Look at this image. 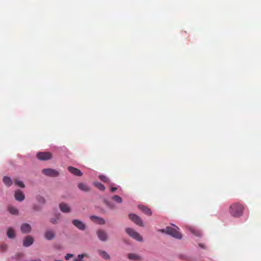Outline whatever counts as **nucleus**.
Here are the masks:
<instances>
[{
  "instance_id": "f257e3e1",
  "label": "nucleus",
  "mask_w": 261,
  "mask_h": 261,
  "mask_svg": "<svg viewBox=\"0 0 261 261\" xmlns=\"http://www.w3.org/2000/svg\"><path fill=\"white\" fill-rule=\"evenodd\" d=\"M179 228L178 227L173 225V227L168 226L166 229H160L159 231L170 234L175 238L180 239L182 238V234L179 232Z\"/></svg>"
},
{
  "instance_id": "f03ea898",
  "label": "nucleus",
  "mask_w": 261,
  "mask_h": 261,
  "mask_svg": "<svg viewBox=\"0 0 261 261\" xmlns=\"http://www.w3.org/2000/svg\"><path fill=\"white\" fill-rule=\"evenodd\" d=\"M244 206L242 204L234 203L232 204L229 208L231 215L234 217H240L243 213Z\"/></svg>"
},
{
  "instance_id": "7ed1b4c3",
  "label": "nucleus",
  "mask_w": 261,
  "mask_h": 261,
  "mask_svg": "<svg viewBox=\"0 0 261 261\" xmlns=\"http://www.w3.org/2000/svg\"><path fill=\"white\" fill-rule=\"evenodd\" d=\"M125 231L130 237L133 239L140 242L143 241L142 237L140 235L139 233H138L133 229L127 228L125 229Z\"/></svg>"
},
{
  "instance_id": "20e7f679",
  "label": "nucleus",
  "mask_w": 261,
  "mask_h": 261,
  "mask_svg": "<svg viewBox=\"0 0 261 261\" xmlns=\"http://www.w3.org/2000/svg\"><path fill=\"white\" fill-rule=\"evenodd\" d=\"M42 172L44 175L50 177H57L59 175L58 171L51 168L44 169Z\"/></svg>"
},
{
  "instance_id": "39448f33",
  "label": "nucleus",
  "mask_w": 261,
  "mask_h": 261,
  "mask_svg": "<svg viewBox=\"0 0 261 261\" xmlns=\"http://www.w3.org/2000/svg\"><path fill=\"white\" fill-rule=\"evenodd\" d=\"M37 158L41 161H46L52 158V154L49 152H40L37 154Z\"/></svg>"
},
{
  "instance_id": "423d86ee",
  "label": "nucleus",
  "mask_w": 261,
  "mask_h": 261,
  "mask_svg": "<svg viewBox=\"0 0 261 261\" xmlns=\"http://www.w3.org/2000/svg\"><path fill=\"white\" fill-rule=\"evenodd\" d=\"M129 218L132 221L135 223L137 225L140 226H143V223L142 221V219L138 216L134 214H130L129 215Z\"/></svg>"
},
{
  "instance_id": "0eeeda50",
  "label": "nucleus",
  "mask_w": 261,
  "mask_h": 261,
  "mask_svg": "<svg viewBox=\"0 0 261 261\" xmlns=\"http://www.w3.org/2000/svg\"><path fill=\"white\" fill-rule=\"evenodd\" d=\"M72 224L75 227L81 230H84L86 228V225L82 221L77 219H73L72 220Z\"/></svg>"
},
{
  "instance_id": "6e6552de",
  "label": "nucleus",
  "mask_w": 261,
  "mask_h": 261,
  "mask_svg": "<svg viewBox=\"0 0 261 261\" xmlns=\"http://www.w3.org/2000/svg\"><path fill=\"white\" fill-rule=\"evenodd\" d=\"M96 234L98 239L101 241H106L108 240L107 233L103 230H97Z\"/></svg>"
},
{
  "instance_id": "1a4fd4ad",
  "label": "nucleus",
  "mask_w": 261,
  "mask_h": 261,
  "mask_svg": "<svg viewBox=\"0 0 261 261\" xmlns=\"http://www.w3.org/2000/svg\"><path fill=\"white\" fill-rule=\"evenodd\" d=\"M44 238L47 240H51L55 237V231L51 229L46 230L44 234Z\"/></svg>"
},
{
  "instance_id": "9d476101",
  "label": "nucleus",
  "mask_w": 261,
  "mask_h": 261,
  "mask_svg": "<svg viewBox=\"0 0 261 261\" xmlns=\"http://www.w3.org/2000/svg\"><path fill=\"white\" fill-rule=\"evenodd\" d=\"M78 188L85 192H89L91 191V188L86 183L80 182L77 185Z\"/></svg>"
},
{
  "instance_id": "9b49d317",
  "label": "nucleus",
  "mask_w": 261,
  "mask_h": 261,
  "mask_svg": "<svg viewBox=\"0 0 261 261\" xmlns=\"http://www.w3.org/2000/svg\"><path fill=\"white\" fill-rule=\"evenodd\" d=\"M34 243V239L30 236H28L24 238L23 241V245L24 247H29Z\"/></svg>"
},
{
  "instance_id": "f8f14e48",
  "label": "nucleus",
  "mask_w": 261,
  "mask_h": 261,
  "mask_svg": "<svg viewBox=\"0 0 261 261\" xmlns=\"http://www.w3.org/2000/svg\"><path fill=\"white\" fill-rule=\"evenodd\" d=\"M32 228L30 224L28 223H23L20 227V230L23 233H28L31 231Z\"/></svg>"
},
{
  "instance_id": "ddd939ff",
  "label": "nucleus",
  "mask_w": 261,
  "mask_h": 261,
  "mask_svg": "<svg viewBox=\"0 0 261 261\" xmlns=\"http://www.w3.org/2000/svg\"><path fill=\"white\" fill-rule=\"evenodd\" d=\"M68 171L72 174L76 176H82L83 175L82 172L78 169L74 167L69 166L68 167Z\"/></svg>"
},
{
  "instance_id": "4468645a",
  "label": "nucleus",
  "mask_w": 261,
  "mask_h": 261,
  "mask_svg": "<svg viewBox=\"0 0 261 261\" xmlns=\"http://www.w3.org/2000/svg\"><path fill=\"white\" fill-rule=\"evenodd\" d=\"M59 207L60 210L63 213H68L71 212L70 207L67 204L65 203H61L59 204Z\"/></svg>"
},
{
  "instance_id": "2eb2a0df",
  "label": "nucleus",
  "mask_w": 261,
  "mask_h": 261,
  "mask_svg": "<svg viewBox=\"0 0 261 261\" xmlns=\"http://www.w3.org/2000/svg\"><path fill=\"white\" fill-rule=\"evenodd\" d=\"M15 199L19 201H22L24 199V195L23 193L20 190H17L15 193Z\"/></svg>"
},
{
  "instance_id": "dca6fc26",
  "label": "nucleus",
  "mask_w": 261,
  "mask_h": 261,
  "mask_svg": "<svg viewBox=\"0 0 261 261\" xmlns=\"http://www.w3.org/2000/svg\"><path fill=\"white\" fill-rule=\"evenodd\" d=\"M90 219L92 221H94L99 224L103 225L105 224V220L100 217H98L95 216H92L90 217Z\"/></svg>"
},
{
  "instance_id": "f3484780",
  "label": "nucleus",
  "mask_w": 261,
  "mask_h": 261,
  "mask_svg": "<svg viewBox=\"0 0 261 261\" xmlns=\"http://www.w3.org/2000/svg\"><path fill=\"white\" fill-rule=\"evenodd\" d=\"M138 207L145 214H146L148 216H150L152 214V212H151V210L146 206L139 205L138 206Z\"/></svg>"
},
{
  "instance_id": "a211bd4d",
  "label": "nucleus",
  "mask_w": 261,
  "mask_h": 261,
  "mask_svg": "<svg viewBox=\"0 0 261 261\" xmlns=\"http://www.w3.org/2000/svg\"><path fill=\"white\" fill-rule=\"evenodd\" d=\"M98 254L101 256V257L105 259L108 260L110 259V256L109 254L106 252L105 251H103L101 250H98Z\"/></svg>"
},
{
  "instance_id": "6ab92c4d",
  "label": "nucleus",
  "mask_w": 261,
  "mask_h": 261,
  "mask_svg": "<svg viewBox=\"0 0 261 261\" xmlns=\"http://www.w3.org/2000/svg\"><path fill=\"white\" fill-rule=\"evenodd\" d=\"M188 229L192 233L196 236H200L201 235L200 231L193 227H189Z\"/></svg>"
},
{
  "instance_id": "aec40b11",
  "label": "nucleus",
  "mask_w": 261,
  "mask_h": 261,
  "mask_svg": "<svg viewBox=\"0 0 261 261\" xmlns=\"http://www.w3.org/2000/svg\"><path fill=\"white\" fill-rule=\"evenodd\" d=\"M7 236L8 238L12 239L15 236L14 230L12 228H9L7 231Z\"/></svg>"
},
{
  "instance_id": "412c9836",
  "label": "nucleus",
  "mask_w": 261,
  "mask_h": 261,
  "mask_svg": "<svg viewBox=\"0 0 261 261\" xmlns=\"http://www.w3.org/2000/svg\"><path fill=\"white\" fill-rule=\"evenodd\" d=\"M3 181L5 184L7 186H10L12 184V181L11 179L7 176H5L3 178Z\"/></svg>"
},
{
  "instance_id": "4be33fe9",
  "label": "nucleus",
  "mask_w": 261,
  "mask_h": 261,
  "mask_svg": "<svg viewBox=\"0 0 261 261\" xmlns=\"http://www.w3.org/2000/svg\"><path fill=\"white\" fill-rule=\"evenodd\" d=\"M128 257L131 260H139L140 259V257L139 256L134 253L128 254Z\"/></svg>"
},
{
  "instance_id": "5701e85b",
  "label": "nucleus",
  "mask_w": 261,
  "mask_h": 261,
  "mask_svg": "<svg viewBox=\"0 0 261 261\" xmlns=\"http://www.w3.org/2000/svg\"><path fill=\"white\" fill-rule=\"evenodd\" d=\"M94 185H95V186L96 187H97L99 190L101 191H104L105 190V186L101 184V183H100V182H95L94 184Z\"/></svg>"
},
{
  "instance_id": "b1692460",
  "label": "nucleus",
  "mask_w": 261,
  "mask_h": 261,
  "mask_svg": "<svg viewBox=\"0 0 261 261\" xmlns=\"http://www.w3.org/2000/svg\"><path fill=\"white\" fill-rule=\"evenodd\" d=\"M9 212L13 215H17L18 214V210L14 207L10 206L9 207Z\"/></svg>"
},
{
  "instance_id": "393cba45",
  "label": "nucleus",
  "mask_w": 261,
  "mask_h": 261,
  "mask_svg": "<svg viewBox=\"0 0 261 261\" xmlns=\"http://www.w3.org/2000/svg\"><path fill=\"white\" fill-rule=\"evenodd\" d=\"M112 199L114 200L115 202L117 203H121L122 201V198L118 196V195H114L112 197Z\"/></svg>"
},
{
  "instance_id": "a878e982",
  "label": "nucleus",
  "mask_w": 261,
  "mask_h": 261,
  "mask_svg": "<svg viewBox=\"0 0 261 261\" xmlns=\"http://www.w3.org/2000/svg\"><path fill=\"white\" fill-rule=\"evenodd\" d=\"M85 257H88V255L87 253L79 254L78 255L79 259L77 258L74 259V261H84L83 258Z\"/></svg>"
},
{
  "instance_id": "bb28decb",
  "label": "nucleus",
  "mask_w": 261,
  "mask_h": 261,
  "mask_svg": "<svg viewBox=\"0 0 261 261\" xmlns=\"http://www.w3.org/2000/svg\"><path fill=\"white\" fill-rule=\"evenodd\" d=\"M14 183L17 185L18 186L21 187V188H24L25 186L22 181H19L17 179H16L14 180Z\"/></svg>"
},
{
  "instance_id": "cd10ccee",
  "label": "nucleus",
  "mask_w": 261,
  "mask_h": 261,
  "mask_svg": "<svg viewBox=\"0 0 261 261\" xmlns=\"http://www.w3.org/2000/svg\"><path fill=\"white\" fill-rule=\"evenodd\" d=\"M37 199L38 201L40 203H41V204H44V203H45V199H44L43 197H42V196H37Z\"/></svg>"
},
{
  "instance_id": "c85d7f7f",
  "label": "nucleus",
  "mask_w": 261,
  "mask_h": 261,
  "mask_svg": "<svg viewBox=\"0 0 261 261\" xmlns=\"http://www.w3.org/2000/svg\"><path fill=\"white\" fill-rule=\"evenodd\" d=\"M99 179L103 182H108L109 179L105 175H101L99 176Z\"/></svg>"
},
{
  "instance_id": "c756f323",
  "label": "nucleus",
  "mask_w": 261,
  "mask_h": 261,
  "mask_svg": "<svg viewBox=\"0 0 261 261\" xmlns=\"http://www.w3.org/2000/svg\"><path fill=\"white\" fill-rule=\"evenodd\" d=\"M105 204L110 208L113 209L115 208V205L112 203H111L108 200H105Z\"/></svg>"
},
{
  "instance_id": "7c9ffc66",
  "label": "nucleus",
  "mask_w": 261,
  "mask_h": 261,
  "mask_svg": "<svg viewBox=\"0 0 261 261\" xmlns=\"http://www.w3.org/2000/svg\"><path fill=\"white\" fill-rule=\"evenodd\" d=\"M33 209L35 211H39L41 210V207L40 205H34L33 207Z\"/></svg>"
},
{
  "instance_id": "2f4dec72",
  "label": "nucleus",
  "mask_w": 261,
  "mask_h": 261,
  "mask_svg": "<svg viewBox=\"0 0 261 261\" xmlns=\"http://www.w3.org/2000/svg\"><path fill=\"white\" fill-rule=\"evenodd\" d=\"M73 256V255L72 254H70V253H68L65 256V258L66 259V260H68L70 257H72Z\"/></svg>"
},
{
  "instance_id": "473e14b6",
  "label": "nucleus",
  "mask_w": 261,
  "mask_h": 261,
  "mask_svg": "<svg viewBox=\"0 0 261 261\" xmlns=\"http://www.w3.org/2000/svg\"><path fill=\"white\" fill-rule=\"evenodd\" d=\"M50 222L53 224H57L58 223L57 220L55 218H51L50 220Z\"/></svg>"
},
{
  "instance_id": "72a5a7b5",
  "label": "nucleus",
  "mask_w": 261,
  "mask_h": 261,
  "mask_svg": "<svg viewBox=\"0 0 261 261\" xmlns=\"http://www.w3.org/2000/svg\"><path fill=\"white\" fill-rule=\"evenodd\" d=\"M7 248V245H2L0 246V249H1L2 251H5Z\"/></svg>"
},
{
  "instance_id": "f704fd0d",
  "label": "nucleus",
  "mask_w": 261,
  "mask_h": 261,
  "mask_svg": "<svg viewBox=\"0 0 261 261\" xmlns=\"http://www.w3.org/2000/svg\"><path fill=\"white\" fill-rule=\"evenodd\" d=\"M55 248L57 250H61L63 248L60 245H56L55 246Z\"/></svg>"
},
{
  "instance_id": "c9c22d12",
  "label": "nucleus",
  "mask_w": 261,
  "mask_h": 261,
  "mask_svg": "<svg viewBox=\"0 0 261 261\" xmlns=\"http://www.w3.org/2000/svg\"><path fill=\"white\" fill-rule=\"evenodd\" d=\"M117 189L116 187H113L111 188V190L112 192H114Z\"/></svg>"
},
{
  "instance_id": "e433bc0d",
  "label": "nucleus",
  "mask_w": 261,
  "mask_h": 261,
  "mask_svg": "<svg viewBox=\"0 0 261 261\" xmlns=\"http://www.w3.org/2000/svg\"><path fill=\"white\" fill-rule=\"evenodd\" d=\"M55 261H63L62 260H55Z\"/></svg>"
},
{
  "instance_id": "4c0bfd02",
  "label": "nucleus",
  "mask_w": 261,
  "mask_h": 261,
  "mask_svg": "<svg viewBox=\"0 0 261 261\" xmlns=\"http://www.w3.org/2000/svg\"><path fill=\"white\" fill-rule=\"evenodd\" d=\"M32 261H40V259L39 260H32Z\"/></svg>"
}]
</instances>
